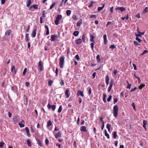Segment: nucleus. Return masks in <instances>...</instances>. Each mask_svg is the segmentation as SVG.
<instances>
[{
  "instance_id": "20",
  "label": "nucleus",
  "mask_w": 148,
  "mask_h": 148,
  "mask_svg": "<svg viewBox=\"0 0 148 148\" xmlns=\"http://www.w3.org/2000/svg\"><path fill=\"white\" fill-rule=\"evenodd\" d=\"M12 32V30L11 29H9L7 30L5 32V35L10 36Z\"/></svg>"
},
{
  "instance_id": "44",
  "label": "nucleus",
  "mask_w": 148,
  "mask_h": 148,
  "mask_svg": "<svg viewBox=\"0 0 148 148\" xmlns=\"http://www.w3.org/2000/svg\"><path fill=\"white\" fill-rule=\"evenodd\" d=\"M112 98V96L111 95H110L109 96V97H108V98L107 99V101L108 102H110Z\"/></svg>"
},
{
  "instance_id": "49",
  "label": "nucleus",
  "mask_w": 148,
  "mask_h": 148,
  "mask_svg": "<svg viewBox=\"0 0 148 148\" xmlns=\"http://www.w3.org/2000/svg\"><path fill=\"white\" fill-rule=\"evenodd\" d=\"M136 40L138 41L139 42H141V40L138 37H136Z\"/></svg>"
},
{
  "instance_id": "3",
  "label": "nucleus",
  "mask_w": 148,
  "mask_h": 148,
  "mask_svg": "<svg viewBox=\"0 0 148 148\" xmlns=\"http://www.w3.org/2000/svg\"><path fill=\"white\" fill-rule=\"evenodd\" d=\"M62 16L61 15H58L56 17V20L55 21V24L57 25L59 23V21L62 18Z\"/></svg>"
},
{
  "instance_id": "39",
  "label": "nucleus",
  "mask_w": 148,
  "mask_h": 148,
  "mask_svg": "<svg viewBox=\"0 0 148 148\" xmlns=\"http://www.w3.org/2000/svg\"><path fill=\"white\" fill-rule=\"evenodd\" d=\"M113 137L115 139L116 138L117 134H116V132L114 131L113 132Z\"/></svg>"
},
{
  "instance_id": "60",
  "label": "nucleus",
  "mask_w": 148,
  "mask_h": 148,
  "mask_svg": "<svg viewBox=\"0 0 148 148\" xmlns=\"http://www.w3.org/2000/svg\"><path fill=\"white\" fill-rule=\"evenodd\" d=\"M135 35L136 36H137V37H142L141 35H140L138 33V34L136 33L135 34Z\"/></svg>"
},
{
  "instance_id": "43",
  "label": "nucleus",
  "mask_w": 148,
  "mask_h": 148,
  "mask_svg": "<svg viewBox=\"0 0 148 148\" xmlns=\"http://www.w3.org/2000/svg\"><path fill=\"white\" fill-rule=\"evenodd\" d=\"M27 70V69L26 68H25L24 69V70L23 71V75H25V74L26 73V72Z\"/></svg>"
},
{
  "instance_id": "54",
  "label": "nucleus",
  "mask_w": 148,
  "mask_h": 148,
  "mask_svg": "<svg viewBox=\"0 0 148 148\" xmlns=\"http://www.w3.org/2000/svg\"><path fill=\"white\" fill-rule=\"evenodd\" d=\"M18 125H19L21 127H23L24 126V124L21 123H19Z\"/></svg>"
},
{
  "instance_id": "18",
  "label": "nucleus",
  "mask_w": 148,
  "mask_h": 148,
  "mask_svg": "<svg viewBox=\"0 0 148 148\" xmlns=\"http://www.w3.org/2000/svg\"><path fill=\"white\" fill-rule=\"evenodd\" d=\"M11 71L12 72H14L15 74L16 73V71L15 69V66L14 65L12 66L11 67Z\"/></svg>"
},
{
  "instance_id": "52",
  "label": "nucleus",
  "mask_w": 148,
  "mask_h": 148,
  "mask_svg": "<svg viewBox=\"0 0 148 148\" xmlns=\"http://www.w3.org/2000/svg\"><path fill=\"white\" fill-rule=\"evenodd\" d=\"M75 58L77 60H79L80 59L79 56L78 54L76 55L75 57Z\"/></svg>"
},
{
  "instance_id": "58",
  "label": "nucleus",
  "mask_w": 148,
  "mask_h": 148,
  "mask_svg": "<svg viewBox=\"0 0 148 148\" xmlns=\"http://www.w3.org/2000/svg\"><path fill=\"white\" fill-rule=\"evenodd\" d=\"M90 17L91 18H96V16L95 14H92L90 16Z\"/></svg>"
},
{
  "instance_id": "24",
  "label": "nucleus",
  "mask_w": 148,
  "mask_h": 148,
  "mask_svg": "<svg viewBox=\"0 0 148 148\" xmlns=\"http://www.w3.org/2000/svg\"><path fill=\"white\" fill-rule=\"evenodd\" d=\"M90 41L91 42H94V39L95 38V37L92 34H91L90 35Z\"/></svg>"
},
{
  "instance_id": "19",
  "label": "nucleus",
  "mask_w": 148,
  "mask_h": 148,
  "mask_svg": "<svg viewBox=\"0 0 148 148\" xmlns=\"http://www.w3.org/2000/svg\"><path fill=\"white\" fill-rule=\"evenodd\" d=\"M104 38V42L105 44H106L107 43V35L105 34L103 36Z\"/></svg>"
},
{
  "instance_id": "28",
  "label": "nucleus",
  "mask_w": 148,
  "mask_h": 148,
  "mask_svg": "<svg viewBox=\"0 0 148 148\" xmlns=\"http://www.w3.org/2000/svg\"><path fill=\"white\" fill-rule=\"evenodd\" d=\"M100 56L99 55H98L96 57V59L97 61V62L98 63L100 62L101 61L100 60Z\"/></svg>"
},
{
  "instance_id": "6",
  "label": "nucleus",
  "mask_w": 148,
  "mask_h": 148,
  "mask_svg": "<svg viewBox=\"0 0 148 148\" xmlns=\"http://www.w3.org/2000/svg\"><path fill=\"white\" fill-rule=\"evenodd\" d=\"M113 81L112 80H111L110 83V86L108 87V92H110L111 89L113 86Z\"/></svg>"
},
{
  "instance_id": "14",
  "label": "nucleus",
  "mask_w": 148,
  "mask_h": 148,
  "mask_svg": "<svg viewBox=\"0 0 148 148\" xmlns=\"http://www.w3.org/2000/svg\"><path fill=\"white\" fill-rule=\"evenodd\" d=\"M58 37V36L57 35L54 34L53 35H51V41H54L55 40V38H57Z\"/></svg>"
},
{
  "instance_id": "11",
  "label": "nucleus",
  "mask_w": 148,
  "mask_h": 148,
  "mask_svg": "<svg viewBox=\"0 0 148 148\" xmlns=\"http://www.w3.org/2000/svg\"><path fill=\"white\" fill-rule=\"evenodd\" d=\"M36 29H34L32 31V32L31 34V36L32 38H34L35 37L36 34Z\"/></svg>"
},
{
  "instance_id": "47",
  "label": "nucleus",
  "mask_w": 148,
  "mask_h": 148,
  "mask_svg": "<svg viewBox=\"0 0 148 148\" xmlns=\"http://www.w3.org/2000/svg\"><path fill=\"white\" fill-rule=\"evenodd\" d=\"M116 47L114 45H111V46L109 48H111L112 49H113L115 48Z\"/></svg>"
},
{
  "instance_id": "23",
  "label": "nucleus",
  "mask_w": 148,
  "mask_h": 148,
  "mask_svg": "<svg viewBox=\"0 0 148 148\" xmlns=\"http://www.w3.org/2000/svg\"><path fill=\"white\" fill-rule=\"evenodd\" d=\"M31 4V0H27L26 2V5L27 7H29Z\"/></svg>"
},
{
  "instance_id": "15",
  "label": "nucleus",
  "mask_w": 148,
  "mask_h": 148,
  "mask_svg": "<svg viewBox=\"0 0 148 148\" xmlns=\"http://www.w3.org/2000/svg\"><path fill=\"white\" fill-rule=\"evenodd\" d=\"M75 43L76 44H80L82 43V40L80 38L77 39L75 40Z\"/></svg>"
},
{
  "instance_id": "4",
  "label": "nucleus",
  "mask_w": 148,
  "mask_h": 148,
  "mask_svg": "<svg viewBox=\"0 0 148 148\" xmlns=\"http://www.w3.org/2000/svg\"><path fill=\"white\" fill-rule=\"evenodd\" d=\"M38 66V70H40V71H42L43 70V66L42 64V63L41 61H40L39 62Z\"/></svg>"
},
{
  "instance_id": "42",
  "label": "nucleus",
  "mask_w": 148,
  "mask_h": 148,
  "mask_svg": "<svg viewBox=\"0 0 148 148\" xmlns=\"http://www.w3.org/2000/svg\"><path fill=\"white\" fill-rule=\"evenodd\" d=\"M148 53V51L147 50H144L143 52L142 53L140 54V56H141L143 55L145 53Z\"/></svg>"
},
{
  "instance_id": "64",
  "label": "nucleus",
  "mask_w": 148,
  "mask_h": 148,
  "mask_svg": "<svg viewBox=\"0 0 148 148\" xmlns=\"http://www.w3.org/2000/svg\"><path fill=\"white\" fill-rule=\"evenodd\" d=\"M103 8L102 7H99L98 8V11H100L101 10H102Z\"/></svg>"
},
{
  "instance_id": "29",
  "label": "nucleus",
  "mask_w": 148,
  "mask_h": 148,
  "mask_svg": "<svg viewBox=\"0 0 148 148\" xmlns=\"http://www.w3.org/2000/svg\"><path fill=\"white\" fill-rule=\"evenodd\" d=\"M86 35L85 34H84L82 35V40L83 41L85 42V40H86Z\"/></svg>"
},
{
  "instance_id": "2",
  "label": "nucleus",
  "mask_w": 148,
  "mask_h": 148,
  "mask_svg": "<svg viewBox=\"0 0 148 148\" xmlns=\"http://www.w3.org/2000/svg\"><path fill=\"white\" fill-rule=\"evenodd\" d=\"M64 59L65 57L64 56H62L60 58L59 64L61 68H62L63 67Z\"/></svg>"
},
{
  "instance_id": "50",
  "label": "nucleus",
  "mask_w": 148,
  "mask_h": 148,
  "mask_svg": "<svg viewBox=\"0 0 148 148\" xmlns=\"http://www.w3.org/2000/svg\"><path fill=\"white\" fill-rule=\"evenodd\" d=\"M90 45L92 49V50H93L94 45V44L92 42L90 43Z\"/></svg>"
},
{
  "instance_id": "1",
  "label": "nucleus",
  "mask_w": 148,
  "mask_h": 148,
  "mask_svg": "<svg viewBox=\"0 0 148 148\" xmlns=\"http://www.w3.org/2000/svg\"><path fill=\"white\" fill-rule=\"evenodd\" d=\"M118 106L117 105H115L114 106L113 108V114L114 116L116 117L118 116Z\"/></svg>"
},
{
  "instance_id": "10",
  "label": "nucleus",
  "mask_w": 148,
  "mask_h": 148,
  "mask_svg": "<svg viewBox=\"0 0 148 148\" xmlns=\"http://www.w3.org/2000/svg\"><path fill=\"white\" fill-rule=\"evenodd\" d=\"M87 127L85 126H82L81 127L80 130L81 131L83 132H87V130H86Z\"/></svg>"
},
{
  "instance_id": "38",
  "label": "nucleus",
  "mask_w": 148,
  "mask_h": 148,
  "mask_svg": "<svg viewBox=\"0 0 148 148\" xmlns=\"http://www.w3.org/2000/svg\"><path fill=\"white\" fill-rule=\"evenodd\" d=\"M27 143L29 146L30 147L31 146L30 141L28 139L27 140Z\"/></svg>"
},
{
  "instance_id": "13",
  "label": "nucleus",
  "mask_w": 148,
  "mask_h": 148,
  "mask_svg": "<svg viewBox=\"0 0 148 148\" xmlns=\"http://www.w3.org/2000/svg\"><path fill=\"white\" fill-rule=\"evenodd\" d=\"M55 136L56 138L61 137V134L60 132V131L58 132V133L56 134Z\"/></svg>"
},
{
  "instance_id": "63",
  "label": "nucleus",
  "mask_w": 148,
  "mask_h": 148,
  "mask_svg": "<svg viewBox=\"0 0 148 148\" xmlns=\"http://www.w3.org/2000/svg\"><path fill=\"white\" fill-rule=\"evenodd\" d=\"M132 105V106L133 107L135 111L136 110V109L135 106V105L134 103H133Z\"/></svg>"
},
{
  "instance_id": "59",
  "label": "nucleus",
  "mask_w": 148,
  "mask_h": 148,
  "mask_svg": "<svg viewBox=\"0 0 148 148\" xmlns=\"http://www.w3.org/2000/svg\"><path fill=\"white\" fill-rule=\"evenodd\" d=\"M136 78L138 79V83L139 84H140L141 83V80L140 78L137 77H136Z\"/></svg>"
},
{
  "instance_id": "37",
  "label": "nucleus",
  "mask_w": 148,
  "mask_h": 148,
  "mask_svg": "<svg viewBox=\"0 0 148 148\" xmlns=\"http://www.w3.org/2000/svg\"><path fill=\"white\" fill-rule=\"evenodd\" d=\"M71 13V11L70 10H68L66 11V14L67 16H69L70 15Z\"/></svg>"
},
{
  "instance_id": "9",
  "label": "nucleus",
  "mask_w": 148,
  "mask_h": 148,
  "mask_svg": "<svg viewBox=\"0 0 148 148\" xmlns=\"http://www.w3.org/2000/svg\"><path fill=\"white\" fill-rule=\"evenodd\" d=\"M110 79L108 74H107L106 77V82L107 85H108L109 83Z\"/></svg>"
},
{
  "instance_id": "32",
  "label": "nucleus",
  "mask_w": 148,
  "mask_h": 148,
  "mask_svg": "<svg viewBox=\"0 0 148 148\" xmlns=\"http://www.w3.org/2000/svg\"><path fill=\"white\" fill-rule=\"evenodd\" d=\"M105 136L107 137V138L108 139H110V136L109 134L107 133L106 130H105Z\"/></svg>"
},
{
  "instance_id": "17",
  "label": "nucleus",
  "mask_w": 148,
  "mask_h": 148,
  "mask_svg": "<svg viewBox=\"0 0 148 148\" xmlns=\"http://www.w3.org/2000/svg\"><path fill=\"white\" fill-rule=\"evenodd\" d=\"M77 96L81 95L82 97L84 96L83 92L81 90H79L77 91Z\"/></svg>"
},
{
  "instance_id": "33",
  "label": "nucleus",
  "mask_w": 148,
  "mask_h": 148,
  "mask_svg": "<svg viewBox=\"0 0 148 148\" xmlns=\"http://www.w3.org/2000/svg\"><path fill=\"white\" fill-rule=\"evenodd\" d=\"M145 86V84H142L140 85L139 87V88L140 89H142Z\"/></svg>"
},
{
  "instance_id": "12",
  "label": "nucleus",
  "mask_w": 148,
  "mask_h": 148,
  "mask_svg": "<svg viewBox=\"0 0 148 148\" xmlns=\"http://www.w3.org/2000/svg\"><path fill=\"white\" fill-rule=\"evenodd\" d=\"M25 130L26 131L27 136L29 137H30V136H31V134L29 133V128L27 127H26L25 128Z\"/></svg>"
},
{
  "instance_id": "55",
  "label": "nucleus",
  "mask_w": 148,
  "mask_h": 148,
  "mask_svg": "<svg viewBox=\"0 0 148 148\" xmlns=\"http://www.w3.org/2000/svg\"><path fill=\"white\" fill-rule=\"evenodd\" d=\"M52 105H51L49 103L47 106V107L49 109H50Z\"/></svg>"
},
{
  "instance_id": "35",
  "label": "nucleus",
  "mask_w": 148,
  "mask_h": 148,
  "mask_svg": "<svg viewBox=\"0 0 148 148\" xmlns=\"http://www.w3.org/2000/svg\"><path fill=\"white\" fill-rule=\"evenodd\" d=\"M32 8L35 9H37L38 8V5L36 4L33 5H32Z\"/></svg>"
},
{
  "instance_id": "61",
  "label": "nucleus",
  "mask_w": 148,
  "mask_h": 148,
  "mask_svg": "<svg viewBox=\"0 0 148 148\" xmlns=\"http://www.w3.org/2000/svg\"><path fill=\"white\" fill-rule=\"evenodd\" d=\"M79 121H80V118H79V117H78V119H77V124L78 125H79Z\"/></svg>"
},
{
  "instance_id": "25",
  "label": "nucleus",
  "mask_w": 148,
  "mask_h": 148,
  "mask_svg": "<svg viewBox=\"0 0 148 148\" xmlns=\"http://www.w3.org/2000/svg\"><path fill=\"white\" fill-rule=\"evenodd\" d=\"M47 127H49L52 124V123L50 120L48 121L47 122Z\"/></svg>"
},
{
  "instance_id": "40",
  "label": "nucleus",
  "mask_w": 148,
  "mask_h": 148,
  "mask_svg": "<svg viewBox=\"0 0 148 148\" xmlns=\"http://www.w3.org/2000/svg\"><path fill=\"white\" fill-rule=\"evenodd\" d=\"M55 5H56V3H53L51 5L49 9H52L55 6Z\"/></svg>"
},
{
  "instance_id": "48",
  "label": "nucleus",
  "mask_w": 148,
  "mask_h": 148,
  "mask_svg": "<svg viewBox=\"0 0 148 148\" xmlns=\"http://www.w3.org/2000/svg\"><path fill=\"white\" fill-rule=\"evenodd\" d=\"M4 144V143L3 142H0V147L2 148L3 147Z\"/></svg>"
},
{
  "instance_id": "34",
  "label": "nucleus",
  "mask_w": 148,
  "mask_h": 148,
  "mask_svg": "<svg viewBox=\"0 0 148 148\" xmlns=\"http://www.w3.org/2000/svg\"><path fill=\"white\" fill-rule=\"evenodd\" d=\"M137 32L138 34H140L141 35H143L144 34L145 32H140V31H139L138 28H137Z\"/></svg>"
},
{
  "instance_id": "22",
  "label": "nucleus",
  "mask_w": 148,
  "mask_h": 148,
  "mask_svg": "<svg viewBox=\"0 0 148 148\" xmlns=\"http://www.w3.org/2000/svg\"><path fill=\"white\" fill-rule=\"evenodd\" d=\"M29 35L28 34H25V40L27 42H28L29 40Z\"/></svg>"
},
{
  "instance_id": "30",
  "label": "nucleus",
  "mask_w": 148,
  "mask_h": 148,
  "mask_svg": "<svg viewBox=\"0 0 148 148\" xmlns=\"http://www.w3.org/2000/svg\"><path fill=\"white\" fill-rule=\"evenodd\" d=\"M96 2L93 1H92L90 3V5L88 6L89 8H90L91 7H92L93 6V4L95 3Z\"/></svg>"
},
{
  "instance_id": "21",
  "label": "nucleus",
  "mask_w": 148,
  "mask_h": 148,
  "mask_svg": "<svg viewBox=\"0 0 148 148\" xmlns=\"http://www.w3.org/2000/svg\"><path fill=\"white\" fill-rule=\"evenodd\" d=\"M36 140L37 141L38 144L40 147L42 146V142L39 139H37Z\"/></svg>"
},
{
  "instance_id": "27",
  "label": "nucleus",
  "mask_w": 148,
  "mask_h": 148,
  "mask_svg": "<svg viewBox=\"0 0 148 148\" xmlns=\"http://www.w3.org/2000/svg\"><path fill=\"white\" fill-rule=\"evenodd\" d=\"M148 8L147 7H146L143 10V13H146L148 12V10H147Z\"/></svg>"
},
{
  "instance_id": "8",
  "label": "nucleus",
  "mask_w": 148,
  "mask_h": 148,
  "mask_svg": "<svg viewBox=\"0 0 148 148\" xmlns=\"http://www.w3.org/2000/svg\"><path fill=\"white\" fill-rule=\"evenodd\" d=\"M116 10H120L121 12H122L123 11L125 10V8L123 7H117L116 8Z\"/></svg>"
},
{
  "instance_id": "57",
  "label": "nucleus",
  "mask_w": 148,
  "mask_h": 148,
  "mask_svg": "<svg viewBox=\"0 0 148 148\" xmlns=\"http://www.w3.org/2000/svg\"><path fill=\"white\" fill-rule=\"evenodd\" d=\"M72 18L74 20H76L77 18L76 15L73 16Z\"/></svg>"
},
{
  "instance_id": "31",
  "label": "nucleus",
  "mask_w": 148,
  "mask_h": 148,
  "mask_svg": "<svg viewBox=\"0 0 148 148\" xmlns=\"http://www.w3.org/2000/svg\"><path fill=\"white\" fill-rule=\"evenodd\" d=\"M103 101L104 103H106L107 102L106 99V94H103Z\"/></svg>"
},
{
  "instance_id": "5",
  "label": "nucleus",
  "mask_w": 148,
  "mask_h": 148,
  "mask_svg": "<svg viewBox=\"0 0 148 148\" xmlns=\"http://www.w3.org/2000/svg\"><path fill=\"white\" fill-rule=\"evenodd\" d=\"M19 118V116L17 115L15 116H14L13 118V120L14 123L15 124H16L18 121Z\"/></svg>"
},
{
  "instance_id": "62",
  "label": "nucleus",
  "mask_w": 148,
  "mask_h": 148,
  "mask_svg": "<svg viewBox=\"0 0 148 148\" xmlns=\"http://www.w3.org/2000/svg\"><path fill=\"white\" fill-rule=\"evenodd\" d=\"M52 81L51 80H49L48 82V85L50 86L51 85V84L52 82Z\"/></svg>"
},
{
  "instance_id": "41",
  "label": "nucleus",
  "mask_w": 148,
  "mask_h": 148,
  "mask_svg": "<svg viewBox=\"0 0 148 148\" xmlns=\"http://www.w3.org/2000/svg\"><path fill=\"white\" fill-rule=\"evenodd\" d=\"M62 110V106L61 105L59 106V108L58 110V112L59 113H60Z\"/></svg>"
},
{
  "instance_id": "45",
  "label": "nucleus",
  "mask_w": 148,
  "mask_h": 148,
  "mask_svg": "<svg viewBox=\"0 0 148 148\" xmlns=\"http://www.w3.org/2000/svg\"><path fill=\"white\" fill-rule=\"evenodd\" d=\"M112 23V22L111 21H108L106 25V27H109V25L111 24Z\"/></svg>"
},
{
  "instance_id": "51",
  "label": "nucleus",
  "mask_w": 148,
  "mask_h": 148,
  "mask_svg": "<svg viewBox=\"0 0 148 148\" xmlns=\"http://www.w3.org/2000/svg\"><path fill=\"white\" fill-rule=\"evenodd\" d=\"M60 84L61 86H63L64 85V81L63 79L61 80V81L60 82Z\"/></svg>"
},
{
  "instance_id": "26",
  "label": "nucleus",
  "mask_w": 148,
  "mask_h": 148,
  "mask_svg": "<svg viewBox=\"0 0 148 148\" xmlns=\"http://www.w3.org/2000/svg\"><path fill=\"white\" fill-rule=\"evenodd\" d=\"M79 34V32L78 31H75L73 33V35L75 36H77Z\"/></svg>"
},
{
  "instance_id": "53",
  "label": "nucleus",
  "mask_w": 148,
  "mask_h": 148,
  "mask_svg": "<svg viewBox=\"0 0 148 148\" xmlns=\"http://www.w3.org/2000/svg\"><path fill=\"white\" fill-rule=\"evenodd\" d=\"M147 124V122L146 120L143 121V125H146Z\"/></svg>"
},
{
  "instance_id": "16",
  "label": "nucleus",
  "mask_w": 148,
  "mask_h": 148,
  "mask_svg": "<svg viewBox=\"0 0 148 148\" xmlns=\"http://www.w3.org/2000/svg\"><path fill=\"white\" fill-rule=\"evenodd\" d=\"M82 23V19H80L79 21L77 22V26L79 27Z\"/></svg>"
},
{
  "instance_id": "7",
  "label": "nucleus",
  "mask_w": 148,
  "mask_h": 148,
  "mask_svg": "<svg viewBox=\"0 0 148 148\" xmlns=\"http://www.w3.org/2000/svg\"><path fill=\"white\" fill-rule=\"evenodd\" d=\"M65 95L66 96V98H68L69 97L70 95V94L69 93V90L68 89H67L66 90Z\"/></svg>"
},
{
  "instance_id": "36",
  "label": "nucleus",
  "mask_w": 148,
  "mask_h": 148,
  "mask_svg": "<svg viewBox=\"0 0 148 148\" xmlns=\"http://www.w3.org/2000/svg\"><path fill=\"white\" fill-rule=\"evenodd\" d=\"M111 127V126L110 125L108 124L107 125L106 128L108 129V131H110Z\"/></svg>"
},
{
  "instance_id": "56",
  "label": "nucleus",
  "mask_w": 148,
  "mask_h": 148,
  "mask_svg": "<svg viewBox=\"0 0 148 148\" xmlns=\"http://www.w3.org/2000/svg\"><path fill=\"white\" fill-rule=\"evenodd\" d=\"M58 73V68H56V69L55 73L56 74V76H57Z\"/></svg>"
},
{
  "instance_id": "46",
  "label": "nucleus",
  "mask_w": 148,
  "mask_h": 148,
  "mask_svg": "<svg viewBox=\"0 0 148 148\" xmlns=\"http://www.w3.org/2000/svg\"><path fill=\"white\" fill-rule=\"evenodd\" d=\"M51 108L53 110H54L56 108V106L55 105H53Z\"/></svg>"
}]
</instances>
